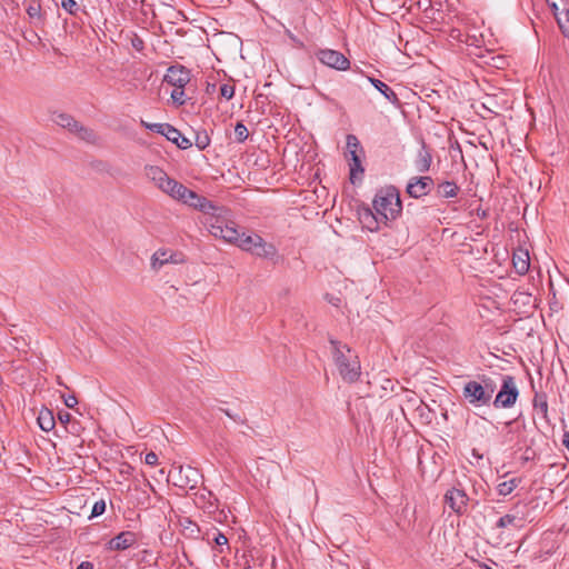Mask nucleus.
<instances>
[{
	"instance_id": "1",
	"label": "nucleus",
	"mask_w": 569,
	"mask_h": 569,
	"mask_svg": "<svg viewBox=\"0 0 569 569\" xmlns=\"http://www.w3.org/2000/svg\"><path fill=\"white\" fill-rule=\"evenodd\" d=\"M372 213L370 209L362 211V219L371 218L375 222L387 223L389 220H395L401 212L402 206L398 191L395 188H388L377 192L373 199Z\"/></svg>"
},
{
	"instance_id": "2",
	"label": "nucleus",
	"mask_w": 569,
	"mask_h": 569,
	"mask_svg": "<svg viewBox=\"0 0 569 569\" xmlns=\"http://www.w3.org/2000/svg\"><path fill=\"white\" fill-rule=\"evenodd\" d=\"M332 357L342 380L352 383L361 375V366L358 356L347 346L337 340H330Z\"/></svg>"
},
{
	"instance_id": "3",
	"label": "nucleus",
	"mask_w": 569,
	"mask_h": 569,
	"mask_svg": "<svg viewBox=\"0 0 569 569\" xmlns=\"http://www.w3.org/2000/svg\"><path fill=\"white\" fill-rule=\"evenodd\" d=\"M498 383L496 379L488 375H478L476 380L468 381L462 395L472 406H487L490 403Z\"/></svg>"
},
{
	"instance_id": "4",
	"label": "nucleus",
	"mask_w": 569,
	"mask_h": 569,
	"mask_svg": "<svg viewBox=\"0 0 569 569\" xmlns=\"http://www.w3.org/2000/svg\"><path fill=\"white\" fill-rule=\"evenodd\" d=\"M224 213H227V210L218 208V211H213L210 216L206 217L204 224L214 238L237 246L241 233L237 229L236 223L228 220Z\"/></svg>"
},
{
	"instance_id": "5",
	"label": "nucleus",
	"mask_w": 569,
	"mask_h": 569,
	"mask_svg": "<svg viewBox=\"0 0 569 569\" xmlns=\"http://www.w3.org/2000/svg\"><path fill=\"white\" fill-rule=\"evenodd\" d=\"M144 171L146 177L151 180L157 188L170 196L172 199H178V194H180L181 190L184 191V186L170 178L160 167L148 166Z\"/></svg>"
},
{
	"instance_id": "6",
	"label": "nucleus",
	"mask_w": 569,
	"mask_h": 569,
	"mask_svg": "<svg viewBox=\"0 0 569 569\" xmlns=\"http://www.w3.org/2000/svg\"><path fill=\"white\" fill-rule=\"evenodd\" d=\"M518 396L519 390L515 378L509 375H502L501 388L493 400V406L496 408H510L516 403Z\"/></svg>"
},
{
	"instance_id": "7",
	"label": "nucleus",
	"mask_w": 569,
	"mask_h": 569,
	"mask_svg": "<svg viewBox=\"0 0 569 569\" xmlns=\"http://www.w3.org/2000/svg\"><path fill=\"white\" fill-rule=\"evenodd\" d=\"M178 201L183 202L190 207L199 209L202 211L206 217L210 216L213 211H218V207L213 204L212 201L208 200L204 197L199 196L194 191L184 187V191L181 190L180 194H178Z\"/></svg>"
},
{
	"instance_id": "8",
	"label": "nucleus",
	"mask_w": 569,
	"mask_h": 569,
	"mask_svg": "<svg viewBox=\"0 0 569 569\" xmlns=\"http://www.w3.org/2000/svg\"><path fill=\"white\" fill-rule=\"evenodd\" d=\"M178 201L183 202L190 207L199 209L202 211L206 217L210 216L213 211H218V207L213 204L212 201L208 200L204 197L199 196L194 191L184 187V191L181 190L180 194H178Z\"/></svg>"
},
{
	"instance_id": "9",
	"label": "nucleus",
	"mask_w": 569,
	"mask_h": 569,
	"mask_svg": "<svg viewBox=\"0 0 569 569\" xmlns=\"http://www.w3.org/2000/svg\"><path fill=\"white\" fill-rule=\"evenodd\" d=\"M553 11L557 22L569 39V0H546Z\"/></svg>"
},
{
	"instance_id": "10",
	"label": "nucleus",
	"mask_w": 569,
	"mask_h": 569,
	"mask_svg": "<svg viewBox=\"0 0 569 569\" xmlns=\"http://www.w3.org/2000/svg\"><path fill=\"white\" fill-rule=\"evenodd\" d=\"M553 11L557 22L569 39V0H546Z\"/></svg>"
},
{
	"instance_id": "11",
	"label": "nucleus",
	"mask_w": 569,
	"mask_h": 569,
	"mask_svg": "<svg viewBox=\"0 0 569 569\" xmlns=\"http://www.w3.org/2000/svg\"><path fill=\"white\" fill-rule=\"evenodd\" d=\"M319 61L337 70H347L350 66L349 60L339 51L323 49L317 52Z\"/></svg>"
},
{
	"instance_id": "12",
	"label": "nucleus",
	"mask_w": 569,
	"mask_h": 569,
	"mask_svg": "<svg viewBox=\"0 0 569 569\" xmlns=\"http://www.w3.org/2000/svg\"><path fill=\"white\" fill-rule=\"evenodd\" d=\"M190 80V70L180 64L169 67L164 74V81L174 88H184Z\"/></svg>"
},
{
	"instance_id": "13",
	"label": "nucleus",
	"mask_w": 569,
	"mask_h": 569,
	"mask_svg": "<svg viewBox=\"0 0 569 569\" xmlns=\"http://www.w3.org/2000/svg\"><path fill=\"white\" fill-rule=\"evenodd\" d=\"M468 496L462 489L451 488L445 495V502L456 513H463L467 510Z\"/></svg>"
},
{
	"instance_id": "14",
	"label": "nucleus",
	"mask_w": 569,
	"mask_h": 569,
	"mask_svg": "<svg viewBox=\"0 0 569 569\" xmlns=\"http://www.w3.org/2000/svg\"><path fill=\"white\" fill-rule=\"evenodd\" d=\"M432 187L433 180L431 177H415L409 181L407 192L410 197L420 198L428 194Z\"/></svg>"
},
{
	"instance_id": "15",
	"label": "nucleus",
	"mask_w": 569,
	"mask_h": 569,
	"mask_svg": "<svg viewBox=\"0 0 569 569\" xmlns=\"http://www.w3.org/2000/svg\"><path fill=\"white\" fill-rule=\"evenodd\" d=\"M197 503L204 510V512L209 515H214L213 519L216 521L221 522L226 515L223 511H219L218 515V499L213 496L212 492L208 491L206 493H200L198 496Z\"/></svg>"
},
{
	"instance_id": "16",
	"label": "nucleus",
	"mask_w": 569,
	"mask_h": 569,
	"mask_svg": "<svg viewBox=\"0 0 569 569\" xmlns=\"http://www.w3.org/2000/svg\"><path fill=\"white\" fill-rule=\"evenodd\" d=\"M164 130L163 134L169 141L173 142L178 148L186 150L192 146V142L182 136V133L171 124L160 127Z\"/></svg>"
},
{
	"instance_id": "17",
	"label": "nucleus",
	"mask_w": 569,
	"mask_h": 569,
	"mask_svg": "<svg viewBox=\"0 0 569 569\" xmlns=\"http://www.w3.org/2000/svg\"><path fill=\"white\" fill-rule=\"evenodd\" d=\"M512 264L518 274H526L530 268L529 252L521 248L516 249L512 254Z\"/></svg>"
},
{
	"instance_id": "18",
	"label": "nucleus",
	"mask_w": 569,
	"mask_h": 569,
	"mask_svg": "<svg viewBox=\"0 0 569 569\" xmlns=\"http://www.w3.org/2000/svg\"><path fill=\"white\" fill-rule=\"evenodd\" d=\"M257 241L256 247H252L251 254L263 259H273L277 256V248L269 242H266L262 237L254 238Z\"/></svg>"
},
{
	"instance_id": "19",
	"label": "nucleus",
	"mask_w": 569,
	"mask_h": 569,
	"mask_svg": "<svg viewBox=\"0 0 569 569\" xmlns=\"http://www.w3.org/2000/svg\"><path fill=\"white\" fill-rule=\"evenodd\" d=\"M136 542V535L131 531H122L109 541L111 550H126Z\"/></svg>"
},
{
	"instance_id": "20",
	"label": "nucleus",
	"mask_w": 569,
	"mask_h": 569,
	"mask_svg": "<svg viewBox=\"0 0 569 569\" xmlns=\"http://www.w3.org/2000/svg\"><path fill=\"white\" fill-rule=\"evenodd\" d=\"M432 162V156L430 151L423 144L421 149L418 151L417 158L415 160L416 168L418 172L423 173L429 171Z\"/></svg>"
},
{
	"instance_id": "21",
	"label": "nucleus",
	"mask_w": 569,
	"mask_h": 569,
	"mask_svg": "<svg viewBox=\"0 0 569 569\" xmlns=\"http://www.w3.org/2000/svg\"><path fill=\"white\" fill-rule=\"evenodd\" d=\"M369 81L371 84L381 93L385 96V98L390 101L391 103L396 104L399 102V99L396 94V92L388 87L385 82H382L379 79L376 78H369Z\"/></svg>"
},
{
	"instance_id": "22",
	"label": "nucleus",
	"mask_w": 569,
	"mask_h": 569,
	"mask_svg": "<svg viewBox=\"0 0 569 569\" xmlns=\"http://www.w3.org/2000/svg\"><path fill=\"white\" fill-rule=\"evenodd\" d=\"M459 187L452 181H445L438 184L437 194L441 198H453L458 194Z\"/></svg>"
},
{
	"instance_id": "23",
	"label": "nucleus",
	"mask_w": 569,
	"mask_h": 569,
	"mask_svg": "<svg viewBox=\"0 0 569 569\" xmlns=\"http://www.w3.org/2000/svg\"><path fill=\"white\" fill-rule=\"evenodd\" d=\"M522 526H523V519L516 515H506V516L501 517L497 522L498 528L511 527L513 529H519Z\"/></svg>"
},
{
	"instance_id": "24",
	"label": "nucleus",
	"mask_w": 569,
	"mask_h": 569,
	"mask_svg": "<svg viewBox=\"0 0 569 569\" xmlns=\"http://www.w3.org/2000/svg\"><path fill=\"white\" fill-rule=\"evenodd\" d=\"M38 425L43 431H51L54 428V418L50 410H42L38 416Z\"/></svg>"
},
{
	"instance_id": "25",
	"label": "nucleus",
	"mask_w": 569,
	"mask_h": 569,
	"mask_svg": "<svg viewBox=\"0 0 569 569\" xmlns=\"http://www.w3.org/2000/svg\"><path fill=\"white\" fill-rule=\"evenodd\" d=\"M53 121L56 124L68 129L70 132H72L74 129H77L78 121L67 113H58L54 116Z\"/></svg>"
},
{
	"instance_id": "26",
	"label": "nucleus",
	"mask_w": 569,
	"mask_h": 569,
	"mask_svg": "<svg viewBox=\"0 0 569 569\" xmlns=\"http://www.w3.org/2000/svg\"><path fill=\"white\" fill-rule=\"evenodd\" d=\"M172 259V253L168 251L158 250L151 258V266L154 270H159L163 264L168 263Z\"/></svg>"
},
{
	"instance_id": "27",
	"label": "nucleus",
	"mask_w": 569,
	"mask_h": 569,
	"mask_svg": "<svg viewBox=\"0 0 569 569\" xmlns=\"http://www.w3.org/2000/svg\"><path fill=\"white\" fill-rule=\"evenodd\" d=\"M349 167H350V181H351V183H356L357 180H361L362 174L365 172V169L362 167L361 158L357 159V160H353V161L350 160L349 161Z\"/></svg>"
},
{
	"instance_id": "28",
	"label": "nucleus",
	"mask_w": 569,
	"mask_h": 569,
	"mask_svg": "<svg viewBox=\"0 0 569 569\" xmlns=\"http://www.w3.org/2000/svg\"><path fill=\"white\" fill-rule=\"evenodd\" d=\"M254 238H260L259 234H244L241 233L240 239L237 243V247H239L241 250L251 252L252 247H256L257 241H254Z\"/></svg>"
},
{
	"instance_id": "29",
	"label": "nucleus",
	"mask_w": 569,
	"mask_h": 569,
	"mask_svg": "<svg viewBox=\"0 0 569 569\" xmlns=\"http://www.w3.org/2000/svg\"><path fill=\"white\" fill-rule=\"evenodd\" d=\"M72 132L78 134L79 138L87 142H96L97 140V134L94 133V131L90 128L82 126L80 122L77 123V129H74Z\"/></svg>"
},
{
	"instance_id": "30",
	"label": "nucleus",
	"mask_w": 569,
	"mask_h": 569,
	"mask_svg": "<svg viewBox=\"0 0 569 569\" xmlns=\"http://www.w3.org/2000/svg\"><path fill=\"white\" fill-rule=\"evenodd\" d=\"M517 487V480L511 479L509 481H503L498 486V492L502 496H507L511 493Z\"/></svg>"
},
{
	"instance_id": "31",
	"label": "nucleus",
	"mask_w": 569,
	"mask_h": 569,
	"mask_svg": "<svg viewBox=\"0 0 569 569\" xmlns=\"http://www.w3.org/2000/svg\"><path fill=\"white\" fill-rule=\"evenodd\" d=\"M347 150L348 151H359L360 153H363V148L361 147L358 138L353 134L347 136Z\"/></svg>"
},
{
	"instance_id": "32",
	"label": "nucleus",
	"mask_w": 569,
	"mask_h": 569,
	"mask_svg": "<svg viewBox=\"0 0 569 569\" xmlns=\"http://www.w3.org/2000/svg\"><path fill=\"white\" fill-rule=\"evenodd\" d=\"M234 136L238 142H243L248 138V129L242 122L236 124Z\"/></svg>"
},
{
	"instance_id": "33",
	"label": "nucleus",
	"mask_w": 569,
	"mask_h": 569,
	"mask_svg": "<svg viewBox=\"0 0 569 569\" xmlns=\"http://www.w3.org/2000/svg\"><path fill=\"white\" fill-rule=\"evenodd\" d=\"M184 88H174V90L171 92V99L174 103L182 106L186 103V93Z\"/></svg>"
},
{
	"instance_id": "34",
	"label": "nucleus",
	"mask_w": 569,
	"mask_h": 569,
	"mask_svg": "<svg viewBox=\"0 0 569 569\" xmlns=\"http://www.w3.org/2000/svg\"><path fill=\"white\" fill-rule=\"evenodd\" d=\"M106 511V501L100 499L94 502L90 518L101 516Z\"/></svg>"
},
{
	"instance_id": "35",
	"label": "nucleus",
	"mask_w": 569,
	"mask_h": 569,
	"mask_svg": "<svg viewBox=\"0 0 569 569\" xmlns=\"http://www.w3.org/2000/svg\"><path fill=\"white\" fill-rule=\"evenodd\" d=\"M220 94H221V97L226 98L227 100H230L234 94V87L229 83H223L220 87Z\"/></svg>"
},
{
	"instance_id": "36",
	"label": "nucleus",
	"mask_w": 569,
	"mask_h": 569,
	"mask_svg": "<svg viewBox=\"0 0 569 569\" xmlns=\"http://www.w3.org/2000/svg\"><path fill=\"white\" fill-rule=\"evenodd\" d=\"M141 124L146 129H149V130L154 131L157 133L163 134L164 130H162L161 128H158V127L167 126L168 123H149V122H146L144 120H141Z\"/></svg>"
},
{
	"instance_id": "37",
	"label": "nucleus",
	"mask_w": 569,
	"mask_h": 569,
	"mask_svg": "<svg viewBox=\"0 0 569 569\" xmlns=\"http://www.w3.org/2000/svg\"><path fill=\"white\" fill-rule=\"evenodd\" d=\"M209 137L207 134H197L196 146L199 150H203L209 146Z\"/></svg>"
},
{
	"instance_id": "38",
	"label": "nucleus",
	"mask_w": 569,
	"mask_h": 569,
	"mask_svg": "<svg viewBox=\"0 0 569 569\" xmlns=\"http://www.w3.org/2000/svg\"><path fill=\"white\" fill-rule=\"evenodd\" d=\"M212 540L218 547L228 546V538L220 531L213 533Z\"/></svg>"
},
{
	"instance_id": "39",
	"label": "nucleus",
	"mask_w": 569,
	"mask_h": 569,
	"mask_svg": "<svg viewBox=\"0 0 569 569\" xmlns=\"http://www.w3.org/2000/svg\"><path fill=\"white\" fill-rule=\"evenodd\" d=\"M61 6L69 13H74V9L78 8V4L74 0H61Z\"/></svg>"
},
{
	"instance_id": "40",
	"label": "nucleus",
	"mask_w": 569,
	"mask_h": 569,
	"mask_svg": "<svg viewBox=\"0 0 569 569\" xmlns=\"http://www.w3.org/2000/svg\"><path fill=\"white\" fill-rule=\"evenodd\" d=\"M360 220H361V222H362V223H363V224H365L369 230H371V231L377 230V229L379 228V227H378V224H379L380 222H377V223H376V222H375V220H372L371 218H368V219H366V221H363V219H362V212L360 213Z\"/></svg>"
},
{
	"instance_id": "41",
	"label": "nucleus",
	"mask_w": 569,
	"mask_h": 569,
	"mask_svg": "<svg viewBox=\"0 0 569 569\" xmlns=\"http://www.w3.org/2000/svg\"><path fill=\"white\" fill-rule=\"evenodd\" d=\"M144 462L149 466H156L158 463V456L156 452L150 451L144 457Z\"/></svg>"
},
{
	"instance_id": "42",
	"label": "nucleus",
	"mask_w": 569,
	"mask_h": 569,
	"mask_svg": "<svg viewBox=\"0 0 569 569\" xmlns=\"http://www.w3.org/2000/svg\"><path fill=\"white\" fill-rule=\"evenodd\" d=\"M27 12L31 18L39 17L40 6L39 4H30L27 9Z\"/></svg>"
},
{
	"instance_id": "43",
	"label": "nucleus",
	"mask_w": 569,
	"mask_h": 569,
	"mask_svg": "<svg viewBox=\"0 0 569 569\" xmlns=\"http://www.w3.org/2000/svg\"><path fill=\"white\" fill-rule=\"evenodd\" d=\"M64 405L68 408H74L78 405V400L74 396H68L67 398H64Z\"/></svg>"
},
{
	"instance_id": "44",
	"label": "nucleus",
	"mask_w": 569,
	"mask_h": 569,
	"mask_svg": "<svg viewBox=\"0 0 569 569\" xmlns=\"http://www.w3.org/2000/svg\"><path fill=\"white\" fill-rule=\"evenodd\" d=\"M132 47L137 50L143 49V41L140 38L132 39Z\"/></svg>"
},
{
	"instance_id": "45",
	"label": "nucleus",
	"mask_w": 569,
	"mask_h": 569,
	"mask_svg": "<svg viewBox=\"0 0 569 569\" xmlns=\"http://www.w3.org/2000/svg\"><path fill=\"white\" fill-rule=\"evenodd\" d=\"M348 154L350 156V160H352V161L360 159L363 156V153H360L359 151H355V150L348 151Z\"/></svg>"
},
{
	"instance_id": "46",
	"label": "nucleus",
	"mask_w": 569,
	"mask_h": 569,
	"mask_svg": "<svg viewBox=\"0 0 569 569\" xmlns=\"http://www.w3.org/2000/svg\"><path fill=\"white\" fill-rule=\"evenodd\" d=\"M70 418H71V416H70V413H69V412H64V413H60V415H59V419H60V421H61L62 423H67V422H69V421H70Z\"/></svg>"
},
{
	"instance_id": "47",
	"label": "nucleus",
	"mask_w": 569,
	"mask_h": 569,
	"mask_svg": "<svg viewBox=\"0 0 569 569\" xmlns=\"http://www.w3.org/2000/svg\"><path fill=\"white\" fill-rule=\"evenodd\" d=\"M77 569H93V565L89 561H82Z\"/></svg>"
},
{
	"instance_id": "48",
	"label": "nucleus",
	"mask_w": 569,
	"mask_h": 569,
	"mask_svg": "<svg viewBox=\"0 0 569 569\" xmlns=\"http://www.w3.org/2000/svg\"><path fill=\"white\" fill-rule=\"evenodd\" d=\"M562 445L566 447V449L569 451V432H565Z\"/></svg>"
},
{
	"instance_id": "49",
	"label": "nucleus",
	"mask_w": 569,
	"mask_h": 569,
	"mask_svg": "<svg viewBox=\"0 0 569 569\" xmlns=\"http://www.w3.org/2000/svg\"><path fill=\"white\" fill-rule=\"evenodd\" d=\"M539 408H540V410H541V411H543V413H547L548 405H547V402H546V401L541 402V403L539 405Z\"/></svg>"
}]
</instances>
